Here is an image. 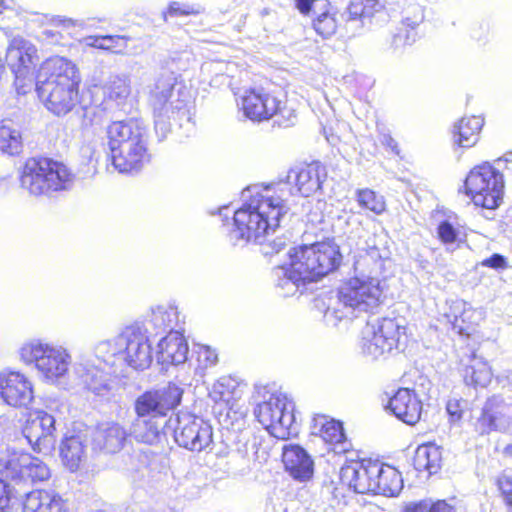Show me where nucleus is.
<instances>
[{
    "mask_svg": "<svg viewBox=\"0 0 512 512\" xmlns=\"http://www.w3.org/2000/svg\"><path fill=\"white\" fill-rule=\"evenodd\" d=\"M6 62L14 74L18 92L26 93V88H31L35 82L38 97L54 115L64 116L77 104L81 78L68 59H47L35 76L39 62L36 47L24 38H14L7 48Z\"/></svg>",
    "mask_w": 512,
    "mask_h": 512,
    "instance_id": "nucleus-1",
    "label": "nucleus"
},
{
    "mask_svg": "<svg viewBox=\"0 0 512 512\" xmlns=\"http://www.w3.org/2000/svg\"><path fill=\"white\" fill-rule=\"evenodd\" d=\"M285 184L253 185L242 192L243 205L234 212L229 240L233 245L264 244L280 226L289 207L284 199Z\"/></svg>",
    "mask_w": 512,
    "mask_h": 512,
    "instance_id": "nucleus-2",
    "label": "nucleus"
},
{
    "mask_svg": "<svg viewBox=\"0 0 512 512\" xmlns=\"http://www.w3.org/2000/svg\"><path fill=\"white\" fill-rule=\"evenodd\" d=\"M289 256V265L274 270L276 286L284 297L295 295L307 282L333 272L342 261L339 246L332 240L296 247Z\"/></svg>",
    "mask_w": 512,
    "mask_h": 512,
    "instance_id": "nucleus-3",
    "label": "nucleus"
},
{
    "mask_svg": "<svg viewBox=\"0 0 512 512\" xmlns=\"http://www.w3.org/2000/svg\"><path fill=\"white\" fill-rule=\"evenodd\" d=\"M382 299L380 281L374 276H357L345 281L336 296L329 299L324 313L328 325L351 321L362 312L373 311Z\"/></svg>",
    "mask_w": 512,
    "mask_h": 512,
    "instance_id": "nucleus-4",
    "label": "nucleus"
},
{
    "mask_svg": "<svg viewBox=\"0 0 512 512\" xmlns=\"http://www.w3.org/2000/svg\"><path fill=\"white\" fill-rule=\"evenodd\" d=\"M149 103L154 114L155 130L162 138L170 131V121L182 124L192 119L190 95L174 73L162 75L150 91Z\"/></svg>",
    "mask_w": 512,
    "mask_h": 512,
    "instance_id": "nucleus-5",
    "label": "nucleus"
},
{
    "mask_svg": "<svg viewBox=\"0 0 512 512\" xmlns=\"http://www.w3.org/2000/svg\"><path fill=\"white\" fill-rule=\"evenodd\" d=\"M182 395L183 389L174 383L140 395L134 403L137 415L131 432L134 438L146 444L158 441L161 428L159 420L180 404Z\"/></svg>",
    "mask_w": 512,
    "mask_h": 512,
    "instance_id": "nucleus-6",
    "label": "nucleus"
},
{
    "mask_svg": "<svg viewBox=\"0 0 512 512\" xmlns=\"http://www.w3.org/2000/svg\"><path fill=\"white\" fill-rule=\"evenodd\" d=\"M254 414L271 436L285 440L298 433L293 400L280 390L263 388Z\"/></svg>",
    "mask_w": 512,
    "mask_h": 512,
    "instance_id": "nucleus-7",
    "label": "nucleus"
},
{
    "mask_svg": "<svg viewBox=\"0 0 512 512\" xmlns=\"http://www.w3.org/2000/svg\"><path fill=\"white\" fill-rule=\"evenodd\" d=\"M73 178L63 163L47 157H32L23 166L20 183L30 194L40 196L69 189Z\"/></svg>",
    "mask_w": 512,
    "mask_h": 512,
    "instance_id": "nucleus-8",
    "label": "nucleus"
},
{
    "mask_svg": "<svg viewBox=\"0 0 512 512\" xmlns=\"http://www.w3.org/2000/svg\"><path fill=\"white\" fill-rule=\"evenodd\" d=\"M21 360L33 364L40 377L47 383H61L67 376L71 365V355L68 350L59 345L29 341L20 348Z\"/></svg>",
    "mask_w": 512,
    "mask_h": 512,
    "instance_id": "nucleus-9",
    "label": "nucleus"
},
{
    "mask_svg": "<svg viewBox=\"0 0 512 512\" xmlns=\"http://www.w3.org/2000/svg\"><path fill=\"white\" fill-rule=\"evenodd\" d=\"M406 327L393 318L368 321L361 332L360 348L362 353L371 358L379 359L399 349Z\"/></svg>",
    "mask_w": 512,
    "mask_h": 512,
    "instance_id": "nucleus-10",
    "label": "nucleus"
},
{
    "mask_svg": "<svg viewBox=\"0 0 512 512\" xmlns=\"http://www.w3.org/2000/svg\"><path fill=\"white\" fill-rule=\"evenodd\" d=\"M464 187L476 206L495 209L502 200L504 180L502 174L486 162L470 171Z\"/></svg>",
    "mask_w": 512,
    "mask_h": 512,
    "instance_id": "nucleus-11",
    "label": "nucleus"
},
{
    "mask_svg": "<svg viewBox=\"0 0 512 512\" xmlns=\"http://www.w3.org/2000/svg\"><path fill=\"white\" fill-rule=\"evenodd\" d=\"M241 109L245 116L253 121H263L275 118L282 127L295 123L296 113L285 102L264 90H249L241 98Z\"/></svg>",
    "mask_w": 512,
    "mask_h": 512,
    "instance_id": "nucleus-12",
    "label": "nucleus"
},
{
    "mask_svg": "<svg viewBox=\"0 0 512 512\" xmlns=\"http://www.w3.org/2000/svg\"><path fill=\"white\" fill-rule=\"evenodd\" d=\"M0 476L13 483L15 493H21L17 489H26L38 482H44L51 476L47 464L31 454L13 453L0 458Z\"/></svg>",
    "mask_w": 512,
    "mask_h": 512,
    "instance_id": "nucleus-13",
    "label": "nucleus"
},
{
    "mask_svg": "<svg viewBox=\"0 0 512 512\" xmlns=\"http://www.w3.org/2000/svg\"><path fill=\"white\" fill-rule=\"evenodd\" d=\"M174 438L179 446L200 452L212 444V427L208 422L194 415L178 414Z\"/></svg>",
    "mask_w": 512,
    "mask_h": 512,
    "instance_id": "nucleus-14",
    "label": "nucleus"
},
{
    "mask_svg": "<svg viewBox=\"0 0 512 512\" xmlns=\"http://www.w3.org/2000/svg\"><path fill=\"white\" fill-rule=\"evenodd\" d=\"M56 419L43 410L35 412L27 419L22 428L23 438L31 449L38 454H49L55 447Z\"/></svg>",
    "mask_w": 512,
    "mask_h": 512,
    "instance_id": "nucleus-15",
    "label": "nucleus"
},
{
    "mask_svg": "<svg viewBox=\"0 0 512 512\" xmlns=\"http://www.w3.org/2000/svg\"><path fill=\"white\" fill-rule=\"evenodd\" d=\"M97 359L101 360L123 385L128 383V333L122 331L113 340L101 341L95 348Z\"/></svg>",
    "mask_w": 512,
    "mask_h": 512,
    "instance_id": "nucleus-16",
    "label": "nucleus"
},
{
    "mask_svg": "<svg viewBox=\"0 0 512 512\" xmlns=\"http://www.w3.org/2000/svg\"><path fill=\"white\" fill-rule=\"evenodd\" d=\"M475 430L480 435H487L492 431L512 432V402L507 403L498 396L488 398L476 420Z\"/></svg>",
    "mask_w": 512,
    "mask_h": 512,
    "instance_id": "nucleus-17",
    "label": "nucleus"
},
{
    "mask_svg": "<svg viewBox=\"0 0 512 512\" xmlns=\"http://www.w3.org/2000/svg\"><path fill=\"white\" fill-rule=\"evenodd\" d=\"M34 399L32 382L21 372H0V401L14 407L27 408Z\"/></svg>",
    "mask_w": 512,
    "mask_h": 512,
    "instance_id": "nucleus-18",
    "label": "nucleus"
},
{
    "mask_svg": "<svg viewBox=\"0 0 512 512\" xmlns=\"http://www.w3.org/2000/svg\"><path fill=\"white\" fill-rule=\"evenodd\" d=\"M378 471V462L350 460L341 467L340 480L356 493H372Z\"/></svg>",
    "mask_w": 512,
    "mask_h": 512,
    "instance_id": "nucleus-19",
    "label": "nucleus"
},
{
    "mask_svg": "<svg viewBox=\"0 0 512 512\" xmlns=\"http://www.w3.org/2000/svg\"><path fill=\"white\" fill-rule=\"evenodd\" d=\"M91 449L94 453L115 454L125 443L127 433L115 422H105L96 427L87 428Z\"/></svg>",
    "mask_w": 512,
    "mask_h": 512,
    "instance_id": "nucleus-20",
    "label": "nucleus"
},
{
    "mask_svg": "<svg viewBox=\"0 0 512 512\" xmlns=\"http://www.w3.org/2000/svg\"><path fill=\"white\" fill-rule=\"evenodd\" d=\"M75 374L80 379L84 387L94 393L97 396L105 397L109 396L113 390L122 389L125 391L126 385H123L119 380L111 375V378H107L104 368H99L94 365L77 363L74 366Z\"/></svg>",
    "mask_w": 512,
    "mask_h": 512,
    "instance_id": "nucleus-21",
    "label": "nucleus"
},
{
    "mask_svg": "<svg viewBox=\"0 0 512 512\" xmlns=\"http://www.w3.org/2000/svg\"><path fill=\"white\" fill-rule=\"evenodd\" d=\"M152 332L138 321L130 325V367L135 370H145L153 360L151 343Z\"/></svg>",
    "mask_w": 512,
    "mask_h": 512,
    "instance_id": "nucleus-22",
    "label": "nucleus"
},
{
    "mask_svg": "<svg viewBox=\"0 0 512 512\" xmlns=\"http://www.w3.org/2000/svg\"><path fill=\"white\" fill-rule=\"evenodd\" d=\"M387 408L407 425H415L422 414V401L414 389L399 388L389 399Z\"/></svg>",
    "mask_w": 512,
    "mask_h": 512,
    "instance_id": "nucleus-23",
    "label": "nucleus"
},
{
    "mask_svg": "<svg viewBox=\"0 0 512 512\" xmlns=\"http://www.w3.org/2000/svg\"><path fill=\"white\" fill-rule=\"evenodd\" d=\"M107 134L112 167L121 174L128 173V126L125 120L112 122Z\"/></svg>",
    "mask_w": 512,
    "mask_h": 512,
    "instance_id": "nucleus-24",
    "label": "nucleus"
},
{
    "mask_svg": "<svg viewBox=\"0 0 512 512\" xmlns=\"http://www.w3.org/2000/svg\"><path fill=\"white\" fill-rule=\"evenodd\" d=\"M385 7V0H351L342 17L347 30L360 33L371 18Z\"/></svg>",
    "mask_w": 512,
    "mask_h": 512,
    "instance_id": "nucleus-25",
    "label": "nucleus"
},
{
    "mask_svg": "<svg viewBox=\"0 0 512 512\" xmlns=\"http://www.w3.org/2000/svg\"><path fill=\"white\" fill-rule=\"evenodd\" d=\"M90 441L87 429L83 431H68L61 439L59 450L60 457L65 467L71 472L79 469L86 459V447Z\"/></svg>",
    "mask_w": 512,
    "mask_h": 512,
    "instance_id": "nucleus-26",
    "label": "nucleus"
},
{
    "mask_svg": "<svg viewBox=\"0 0 512 512\" xmlns=\"http://www.w3.org/2000/svg\"><path fill=\"white\" fill-rule=\"evenodd\" d=\"M147 126L142 118L130 117V174L138 172L150 162L146 141Z\"/></svg>",
    "mask_w": 512,
    "mask_h": 512,
    "instance_id": "nucleus-27",
    "label": "nucleus"
},
{
    "mask_svg": "<svg viewBox=\"0 0 512 512\" xmlns=\"http://www.w3.org/2000/svg\"><path fill=\"white\" fill-rule=\"evenodd\" d=\"M323 176H325L324 167L319 163H311L290 169L287 174V183L295 185L300 195L308 197L321 187Z\"/></svg>",
    "mask_w": 512,
    "mask_h": 512,
    "instance_id": "nucleus-28",
    "label": "nucleus"
},
{
    "mask_svg": "<svg viewBox=\"0 0 512 512\" xmlns=\"http://www.w3.org/2000/svg\"><path fill=\"white\" fill-rule=\"evenodd\" d=\"M424 20V12L420 5L413 4L406 7L402 12V20L393 36L391 46L397 50L410 46L418 38L417 28Z\"/></svg>",
    "mask_w": 512,
    "mask_h": 512,
    "instance_id": "nucleus-29",
    "label": "nucleus"
},
{
    "mask_svg": "<svg viewBox=\"0 0 512 512\" xmlns=\"http://www.w3.org/2000/svg\"><path fill=\"white\" fill-rule=\"evenodd\" d=\"M23 512H67L62 496L54 490L23 491Z\"/></svg>",
    "mask_w": 512,
    "mask_h": 512,
    "instance_id": "nucleus-30",
    "label": "nucleus"
},
{
    "mask_svg": "<svg viewBox=\"0 0 512 512\" xmlns=\"http://www.w3.org/2000/svg\"><path fill=\"white\" fill-rule=\"evenodd\" d=\"M188 344L178 331H170L158 343L157 360L162 364H182L187 360Z\"/></svg>",
    "mask_w": 512,
    "mask_h": 512,
    "instance_id": "nucleus-31",
    "label": "nucleus"
},
{
    "mask_svg": "<svg viewBox=\"0 0 512 512\" xmlns=\"http://www.w3.org/2000/svg\"><path fill=\"white\" fill-rule=\"evenodd\" d=\"M314 433L319 434L323 441L333 445L336 454H345L350 451L352 444L346 439L342 424L325 416L314 419Z\"/></svg>",
    "mask_w": 512,
    "mask_h": 512,
    "instance_id": "nucleus-32",
    "label": "nucleus"
},
{
    "mask_svg": "<svg viewBox=\"0 0 512 512\" xmlns=\"http://www.w3.org/2000/svg\"><path fill=\"white\" fill-rule=\"evenodd\" d=\"M283 463L285 468L296 479H309L313 473L312 459L307 452L298 445H292L284 449Z\"/></svg>",
    "mask_w": 512,
    "mask_h": 512,
    "instance_id": "nucleus-33",
    "label": "nucleus"
},
{
    "mask_svg": "<svg viewBox=\"0 0 512 512\" xmlns=\"http://www.w3.org/2000/svg\"><path fill=\"white\" fill-rule=\"evenodd\" d=\"M483 124L484 120L480 116L463 117L454 124V143L463 148L474 146L478 142Z\"/></svg>",
    "mask_w": 512,
    "mask_h": 512,
    "instance_id": "nucleus-34",
    "label": "nucleus"
},
{
    "mask_svg": "<svg viewBox=\"0 0 512 512\" xmlns=\"http://www.w3.org/2000/svg\"><path fill=\"white\" fill-rule=\"evenodd\" d=\"M493 373L486 360L472 354L469 363L463 369L464 382L468 386L487 387L492 381Z\"/></svg>",
    "mask_w": 512,
    "mask_h": 512,
    "instance_id": "nucleus-35",
    "label": "nucleus"
},
{
    "mask_svg": "<svg viewBox=\"0 0 512 512\" xmlns=\"http://www.w3.org/2000/svg\"><path fill=\"white\" fill-rule=\"evenodd\" d=\"M378 475H375L373 494L396 496L403 488V479L398 470L378 463Z\"/></svg>",
    "mask_w": 512,
    "mask_h": 512,
    "instance_id": "nucleus-36",
    "label": "nucleus"
},
{
    "mask_svg": "<svg viewBox=\"0 0 512 512\" xmlns=\"http://www.w3.org/2000/svg\"><path fill=\"white\" fill-rule=\"evenodd\" d=\"M449 311L444 312V317L452 326V329L460 335H469L470 326L466 323L470 322L473 310L469 304L463 300H452L447 303Z\"/></svg>",
    "mask_w": 512,
    "mask_h": 512,
    "instance_id": "nucleus-37",
    "label": "nucleus"
},
{
    "mask_svg": "<svg viewBox=\"0 0 512 512\" xmlns=\"http://www.w3.org/2000/svg\"><path fill=\"white\" fill-rule=\"evenodd\" d=\"M442 455L439 447L428 444L417 448L414 456V466L418 471H427L435 474L441 467Z\"/></svg>",
    "mask_w": 512,
    "mask_h": 512,
    "instance_id": "nucleus-38",
    "label": "nucleus"
},
{
    "mask_svg": "<svg viewBox=\"0 0 512 512\" xmlns=\"http://www.w3.org/2000/svg\"><path fill=\"white\" fill-rule=\"evenodd\" d=\"M137 321L145 324L152 334H157L167 329L173 331V327L178 321V312L172 306H158L152 310L149 320Z\"/></svg>",
    "mask_w": 512,
    "mask_h": 512,
    "instance_id": "nucleus-39",
    "label": "nucleus"
},
{
    "mask_svg": "<svg viewBox=\"0 0 512 512\" xmlns=\"http://www.w3.org/2000/svg\"><path fill=\"white\" fill-rule=\"evenodd\" d=\"M387 260L388 258L378 247L372 246L364 253L360 254L358 260L355 262V269L363 274L367 273L366 276L377 277V275L383 271Z\"/></svg>",
    "mask_w": 512,
    "mask_h": 512,
    "instance_id": "nucleus-40",
    "label": "nucleus"
},
{
    "mask_svg": "<svg viewBox=\"0 0 512 512\" xmlns=\"http://www.w3.org/2000/svg\"><path fill=\"white\" fill-rule=\"evenodd\" d=\"M317 7H320L323 11L315 13L316 16L313 20V27L317 34L321 35L323 38H328L337 30L338 24L335 13L331 12V7L327 0H318L315 5V8Z\"/></svg>",
    "mask_w": 512,
    "mask_h": 512,
    "instance_id": "nucleus-41",
    "label": "nucleus"
},
{
    "mask_svg": "<svg viewBox=\"0 0 512 512\" xmlns=\"http://www.w3.org/2000/svg\"><path fill=\"white\" fill-rule=\"evenodd\" d=\"M21 149L20 131L13 127L12 122L2 121L0 123V153L13 156L19 154Z\"/></svg>",
    "mask_w": 512,
    "mask_h": 512,
    "instance_id": "nucleus-42",
    "label": "nucleus"
},
{
    "mask_svg": "<svg viewBox=\"0 0 512 512\" xmlns=\"http://www.w3.org/2000/svg\"><path fill=\"white\" fill-rule=\"evenodd\" d=\"M238 383L230 376L220 377L212 386L209 392L210 398L215 402L229 404L234 398Z\"/></svg>",
    "mask_w": 512,
    "mask_h": 512,
    "instance_id": "nucleus-43",
    "label": "nucleus"
},
{
    "mask_svg": "<svg viewBox=\"0 0 512 512\" xmlns=\"http://www.w3.org/2000/svg\"><path fill=\"white\" fill-rule=\"evenodd\" d=\"M355 198L361 208L370 210L377 215L382 214L386 209L384 197L371 189H358L355 192Z\"/></svg>",
    "mask_w": 512,
    "mask_h": 512,
    "instance_id": "nucleus-44",
    "label": "nucleus"
},
{
    "mask_svg": "<svg viewBox=\"0 0 512 512\" xmlns=\"http://www.w3.org/2000/svg\"><path fill=\"white\" fill-rule=\"evenodd\" d=\"M197 354L198 366L196 373L203 376L205 369L212 367L218 362V354L211 347L206 345H199L195 351Z\"/></svg>",
    "mask_w": 512,
    "mask_h": 512,
    "instance_id": "nucleus-45",
    "label": "nucleus"
},
{
    "mask_svg": "<svg viewBox=\"0 0 512 512\" xmlns=\"http://www.w3.org/2000/svg\"><path fill=\"white\" fill-rule=\"evenodd\" d=\"M15 490L13 489V483L4 477L0 478V510H4L9 506L11 498L15 496Z\"/></svg>",
    "mask_w": 512,
    "mask_h": 512,
    "instance_id": "nucleus-46",
    "label": "nucleus"
},
{
    "mask_svg": "<svg viewBox=\"0 0 512 512\" xmlns=\"http://www.w3.org/2000/svg\"><path fill=\"white\" fill-rule=\"evenodd\" d=\"M438 236L443 243L450 244L456 241L458 232L450 222L443 221L438 226Z\"/></svg>",
    "mask_w": 512,
    "mask_h": 512,
    "instance_id": "nucleus-47",
    "label": "nucleus"
},
{
    "mask_svg": "<svg viewBox=\"0 0 512 512\" xmlns=\"http://www.w3.org/2000/svg\"><path fill=\"white\" fill-rule=\"evenodd\" d=\"M195 13H197V10L193 6H190L187 4H182L179 2H172L169 5L168 10L164 14V16L166 17L167 15H169L171 17H177V16H187V15H191V14H195Z\"/></svg>",
    "mask_w": 512,
    "mask_h": 512,
    "instance_id": "nucleus-48",
    "label": "nucleus"
},
{
    "mask_svg": "<svg viewBox=\"0 0 512 512\" xmlns=\"http://www.w3.org/2000/svg\"><path fill=\"white\" fill-rule=\"evenodd\" d=\"M465 401L459 399H451L447 402L446 410L449 414L451 421L456 422L461 420L463 416Z\"/></svg>",
    "mask_w": 512,
    "mask_h": 512,
    "instance_id": "nucleus-49",
    "label": "nucleus"
},
{
    "mask_svg": "<svg viewBox=\"0 0 512 512\" xmlns=\"http://www.w3.org/2000/svg\"><path fill=\"white\" fill-rule=\"evenodd\" d=\"M109 97L114 100L118 106L124 107L128 99V89L126 86H114L109 93Z\"/></svg>",
    "mask_w": 512,
    "mask_h": 512,
    "instance_id": "nucleus-50",
    "label": "nucleus"
},
{
    "mask_svg": "<svg viewBox=\"0 0 512 512\" xmlns=\"http://www.w3.org/2000/svg\"><path fill=\"white\" fill-rule=\"evenodd\" d=\"M481 265L485 266V267L494 268V269H499V268L503 269V268L507 267V262L503 255L495 253L491 257L484 259L481 262Z\"/></svg>",
    "mask_w": 512,
    "mask_h": 512,
    "instance_id": "nucleus-51",
    "label": "nucleus"
},
{
    "mask_svg": "<svg viewBox=\"0 0 512 512\" xmlns=\"http://www.w3.org/2000/svg\"><path fill=\"white\" fill-rule=\"evenodd\" d=\"M431 500L425 499L418 502H411L405 506L404 512H429Z\"/></svg>",
    "mask_w": 512,
    "mask_h": 512,
    "instance_id": "nucleus-52",
    "label": "nucleus"
},
{
    "mask_svg": "<svg viewBox=\"0 0 512 512\" xmlns=\"http://www.w3.org/2000/svg\"><path fill=\"white\" fill-rule=\"evenodd\" d=\"M497 483L503 498L512 494V479L510 477L502 476Z\"/></svg>",
    "mask_w": 512,
    "mask_h": 512,
    "instance_id": "nucleus-53",
    "label": "nucleus"
},
{
    "mask_svg": "<svg viewBox=\"0 0 512 512\" xmlns=\"http://www.w3.org/2000/svg\"><path fill=\"white\" fill-rule=\"evenodd\" d=\"M429 512H455L454 507L448 504L445 500H431V509Z\"/></svg>",
    "mask_w": 512,
    "mask_h": 512,
    "instance_id": "nucleus-54",
    "label": "nucleus"
},
{
    "mask_svg": "<svg viewBox=\"0 0 512 512\" xmlns=\"http://www.w3.org/2000/svg\"><path fill=\"white\" fill-rule=\"evenodd\" d=\"M286 245V242L281 238L275 239L272 242L268 243V248L264 249L265 254L270 253H278L280 252Z\"/></svg>",
    "mask_w": 512,
    "mask_h": 512,
    "instance_id": "nucleus-55",
    "label": "nucleus"
},
{
    "mask_svg": "<svg viewBox=\"0 0 512 512\" xmlns=\"http://www.w3.org/2000/svg\"><path fill=\"white\" fill-rule=\"evenodd\" d=\"M317 2L314 3V0H296V6L302 14H307L312 6L315 7ZM314 13H316V8H314Z\"/></svg>",
    "mask_w": 512,
    "mask_h": 512,
    "instance_id": "nucleus-56",
    "label": "nucleus"
},
{
    "mask_svg": "<svg viewBox=\"0 0 512 512\" xmlns=\"http://www.w3.org/2000/svg\"><path fill=\"white\" fill-rule=\"evenodd\" d=\"M501 162L506 163V169L512 171V152L506 153L503 159H498L497 164L500 165Z\"/></svg>",
    "mask_w": 512,
    "mask_h": 512,
    "instance_id": "nucleus-57",
    "label": "nucleus"
},
{
    "mask_svg": "<svg viewBox=\"0 0 512 512\" xmlns=\"http://www.w3.org/2000/svg\"><path fill=\"white\" fill-rule=\"evenodd\" d=\"M383 143L389 146L393 151H395L398 154V151L396 150L397 144L391 136H384Z\"/></svg>",
    "mask_w": 512,
    "mask_h": 512,
    "instance_id": "nucleus-58",
    "label": "nucleus"
},
{
    "mask_svg": "<svg viewBox=\"0 0 512 512\" xmlns=\"http://www.w3.org/2000/svg\"><path fill=\"white\" fill-rule=\"evenodd\" d=\"M58 18H59L58 21L66 27L75 25L74 21L71 18H60V17H58Z\"/></svg>",
    "mask_w": 512,
    "mask_h": 512,
    "instance_id": "nucleus-59",
    "label": "nucleus"
},
{
    "mask_svg": "<svg viewBox=\"0 0 512 512\" xmlns=\"http://www.w3.org/2000/svg\"><path fill=\"white\" fill-rule=\"evenodd\" d=\"M487 35H488V30H487V29H485V31H484V35H483V36H478V35H476V32H475V31H473V32H472V35H471V36H472V38H473V39H475L476 41L480 42V41H482V40L486 39Z\"/></svg>",
    "mask_w": 512,
    "mask_h": 512,
    "instance_id": "nucleus-60",
    "label": "nucleus"
},
{
    "mask_svg": "<svg viewBox=\"0 0 512 512\" xmlns=\"http://www.w3.org/2000/svg\"><path fill=\"white\" fill-rule=\"evenodd\" d=\"M504 502L508 507L509 511L512 512V494L504 497Z\"/></svg>",
    "mask_w": 512,
    "mask_h": 512,
    "instance_id": "nucleus-61",
    "label": "nucleus"
},
{
    "mask_svg": "<svg viewBox=\"0 0 512 512\" xmlns=\"http://www.w3.org/2000/svg\"><path fill=\"white\" fill-rule=\"evenodd\" d=\"M3 9H4V1L0 0V14L2 13Z\"/></svg>",
    "mask_w": 512,
    "mask_h": 512,
    "instance_id": "nucleus-62",
    "label": "nucleus"
},
{
    "mask_svg": "<svg viewBox=\"0 0 512 512\" xmlns=\"http://www.w3.org/2000/svg\"><path fill=\"white\" fill-rule=\"evenodd\" d=\"M111 40H112L111 36H107V37L103 38V41H111Z\"/></svg>",
    "mask_w": 512,
    "mask_h": 512,
    "instance_id": "nucleus-63",
    "label": "nucleus"
},
{
    "mask_svg": "<svg viewBox=\"0 0 512 512\" xmlns=\"http://www.w3.org/2000/svg\"><path fill=\"white\" fill-rule=\"evenodd\" d=\"M226 209H227V207H223V208H221V209L219 210V213H220V214H222V211H223V210H226Z\"/></svg>",
    "mask_w": 512,
    "mask_h": 512,
    "instance_id": "nucleus-64",
    "label": "nucleus"
}]
</instances>
